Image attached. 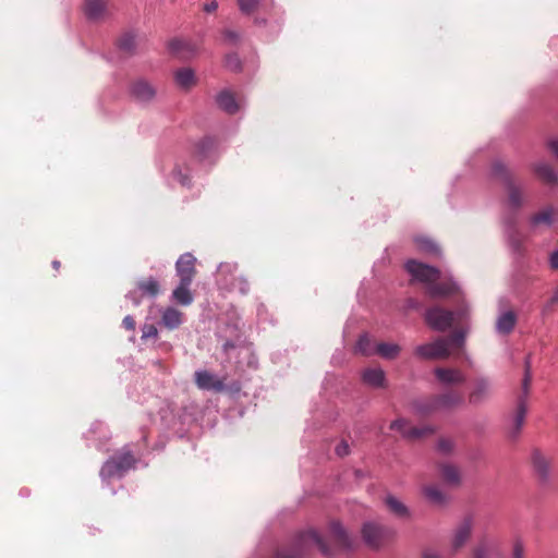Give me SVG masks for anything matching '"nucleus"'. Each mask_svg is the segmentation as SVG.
Returning a JSON list of instances; mask_svg holds the SVG:
<instances>
[{
	"instance_id": "obj_53",
	"label": "nucleus",
	"mask_w": 558,
	"mask_h": 558,
	"mask_svg": "<svg viewBox=\"0 0 558 558\" xmlns=\"http://www.w3.org/2000/svg\"><path fill=\"white\" fill-rule=\"evenodd\" d=\"M122 325L128 330H134L135 329V320L132 316L128 315L123 318Z\"/></svg>"
},
{
	"instance_id": "obj_4",
	"label": "nucleus",
	"mask_w": 558,
	"mask_h": 558,
	"mask_svg": "<svg viewBox=\"0 0 558 558\" xmlns=\"http://www.w3.org/2000/svg\"><path fill=\"white\" fill-rule=\"evenodd\" d=\"M492 173L494 177L498 178L504 183V185L508 192L509 206L512 209L518 210L523 204L522 191H521L520 186H518L513 182L505 163H502L499 160L495 161L492 166Z\"/></svg>"
},
{
	"instance_id": "obj_15",
	"label": "nucleus",
	"mask_w": 558,
	"mask_h": 558,
	"mask_svg": "<svg viewBox=\"0 0 558 558\" xmlns=\"http://www.w3.org/2000/svg\"><path fill=\"white\" fill-rule=\"evenodd\" d=\"M440 410L449 411L464 404V395L457 389H448L436 395Z\"/></svg>"
},
{
	"instance_id": "obj_24",
	"label": "nucleus",
	"mask_w": 558,
	"mask_h": 558,
	"mask_svg": "<svg viewBox=\"0 0 558 558\" xmlns=\"http://www.w3.org/2000/svg\"><path fill=\"white\" fill-rule=\"evenodd\" d=\"M517 323V315L513 311H506L501 313L496 322V331L500 335L510 333Z\"/></svg>"
},
{
	"instance_id": "obj_36",
	"label": "nucleus",
	"mask_w": 558,
	"mask_h": 558,
	"mask_svg": "<svg viewBox=\"0 0 558 558\" xmlns=\"http://www.w3.org/2000/svg\"><path fill=\"white\" fill-rule=\"evenodd\" d=\"M553 214H554L553 208L548 207V208L542 210L541 213L533 215L530 218L531 227L535 228V227H537L541 223H544V225H547V226H551V223H553Z\"/></svg>"
},
{
	"instance_id": "obj_28",
	"label": "nucleus",
	"mask_w": 558,
	"mask_h": 558,
	"mask_svg": "<svg viewBox=\"0 0 558 558\" xmlns=\"http://www.w3.org/2000/svg\"><path fill=\"white\" fill-rule=\"evenodd\" d=\"M400 351L401 348L399 344L390 342H379L376 344L375 348V354H378L386 360L396 359L399 355Z\"/></svg>"
},
{
	"instance_id": "obj_54",
	"label": "nucleus",
	"mask_w": 558,
	"mask_h": 558,
	"mask_svg": "<svg viewBox=\"0 0 558 558\" xmlns=\"http://www.w3.org/2000/svg\"><path fill=\"white\" fill-rule=\"evenodd\" d=\"M203 9L207 13H213L218 9V2L216 0H210L204 4Z\"/></svg>"
},
{
	"instance_id": "obj_8",
	"label": "nucleus",
	"mask_w": 558,
	"mask_h": 558,
	"mask_svg": "<svg viewBox=\"0 0 558 558\" xmlns=\"http://www.w3.org/2000/svg\"><path fill=\"white\" fill-rule=\"evenodd\" d=\"M361 532L364 543L371 548H379L389 535L387 527L374 522L364 523Z\"/></svg>"
},
{
	"instance_id": "obj_18",
	"label": "nucleus",
	"mask_w": 558,
	"mask_h": 558,
	"mask_svg": "<svg viewBox=\"0 0 558 558\" xmlns=\"http://www.w3.org/2000/svg\"><path fill=\"white\" fill-rule=\"evenodd\" d=\"M131 93L137 101L146 104L154 99L156 89L147 81L138 80L133 83Z\"/></svg>"
},
{
	"instance_id": "obj_48",
	"label": "nucleus",
	"mask_w": 558,
	"mask_h": 558,
	"mask_svg": "<svg viewBox=\"0 0 558 558\" xmlns=\"http://www.w3.org/2000/svg\"><path fill=\"white\" fill-rule=\"evenodd\" d=\"M172 178L182 185H189L190 183L189 177L183 174L181 169H174L172 171Z\"/></svg>"
},
{
	"instance_id": "obj_12",
	"label": "nucleus",
	"mask_w": 558,
	"mask_h": 558,
	"mask_svg": "<svg viewBox=\"0 0 558 558\" xmlns=\"http://www.w3.org/2000/svg\"><path fill=\"white\" fill-rule=\"evenodd\" d=\"M195 383L202 390L208 391H222L225 389V381L208 371H196Z\"/></svg>"
},
{
	"instance_id": "obj_58",
	"label": "nucleus",
	"mask_w": 558,
	"mask_h": 558,
	"mask_svg": "<svg viewBox=\"0 0 558 558\" xmlns=\"http://www.w3.org/2000/svg\"><path fill=\"white\" fill-rule=\"evenodd\" d=\"M126 299L131 300L134 305H138L141 303V299L137 296L136 291H131L125 295Z\"/></svg>"
},
{
	"instance_id": "obj_10",
	"label": "nucleus",
	"mask_w": 558,
	"mask_h": 558,
	"mask_svg": "<svg viewBox=\"0 0 558 558\" xmlns=\"http://www.w3.org/2000/svg\"><path fill=\"white\" fill-rule=\"evenodd\" d=\"M504 227L505 234L510 247L513 250V252L520 253L523 243V236L517 228L515 214L508 215L504 218Z\"/></svg>"
},
{
	"instance_id": "obj_16",
	"label": "nucleus",
	"mask_w": 558,
	"mask_h": 558,
	"mask_svg": "<svg viewBox=\"0 0 558 558\" xmlns=\"http://www.w3.org/2000/svg\"><path fill=\"white\" fill-rule=\"evenodd\" d=\"M109 0H84L83 11L90 21L102 20L108 13Z\"/></svg>"
},
{
	"instance_id": "obj_59",
	"label": "nucleus",
	"mask_w": 558,
	"mask_h": 558,
	"mask_svg": "<svg viewBox=\"0 0 558 558\" xmlns=\"http://www.w3.org/2000/svg\"><path fill=\"white\" fill-rule=\"evenodd\" d=\"M513 558H523V548L519 543L514 545Z\"/></svg>"
},
{
	"instance_id": "obj_27",
	"label": "nucleus",
	"mask_w": 558,
	"mask_h": 558,
	"mask_svg": "<svg viewBox=\"0 0 558 558\" xmlns=\"http://www.w3.org/2000/svg\"><path fill=\"white\" fill-rule=\"evenodd\" d=\"M190 286L191 283L180 281L179 286L172 292V298L177 303L184 306L192 304L194 298L190 291Z\"/></svg>"
},
{
	"instance_id": "obj_7",
	"label": "nucleus",
	"mask_w": 558,
	"mask_h": 558,
	"mask_svg": "<svg viewBox=\"0 0 558 558\" xmlns=\"http://www.w3.org/2000/svg\"><path fill=\"white\" fill-rule=\"evenodd\" d=\"M414 353L424 360L447 359L450 354L449 340L438 338L433 342L420 344L415 348Z\"/></svg>"
},
{
	"instance_id": "obj_47",
	"label": "nucleus",
	"mask_w": 558,
	"mask_h": 558,
	"mask_svg": "<svg viewBox=\"0 0 558 558\" xmlns=\"http://www.w3.org/2000/svg\"><path fill=\"white\" fill-rule=\"evenodd\" d=\"M453 448V444L450 439L441 438L437 442V449L442 453H449Z\"/></svg>"
},
{
	"instance_id": "obj_44",
	"label": "nucleus",
	"mask_w": 558,
	"mask_h": 558,
	"mask_svg": "<svg viewBox=\"0 0 558 558\" xmlns=\"http://www.w3.org/2000/svg\"><path fill=\"white\" fill-rule=\"evenodd\" d=\"M222 35H223L225 41L229 45H236V44H239V41L241 39V35L236 31H233V29H225Z\"/></svg>"
},
{
	"instance_id": "obj_49",
	"label": "nucleus",
	"mask_w": 558,
	"mask_h": 558,
	"mask_svg": "<svg viewBox=\"0 0 558 558\" xmlns=\"http://www.w3.org/2000/svg\"><path fill=\"white\" fill-rule=\"evenodd\" d=\"M336 454L338 457H345L349 454L350 452V447H349V444L345 441V440H342L340 441L337 446H336Z\"/></svg>"
},
{
	"instance_id": "obj_6",
	"label": "nucleus",
	"mask_w": 558,
	"mask_h": 558,
	"mask_svg": "<svg viewBox=\"0 0 558 558\" xmlns=\"http://www.w3.org/2000/svg\"><path fill=\"white\" fill-rule=\"evenodd\" d=\"M474 526V519L472 515H465L452 530L450 538V550L452 554L458 553L463 548L471 538Z\"/></svg>"
},
{
	"instance_id": "obj_9",
	"label": "nucleus",
	"mask_w": 558,
	"mask_h": 558,
	"mask_svg": "<svg viewBox=\"0 0 558 558\" xmlns=\"http://www.w3.org/2000/svg\"><path fill=\"white\" fill-rule=\"evenodd\" d=\"M390 429L399 432L404 438L418 439L434 433L432 426L411 427L404 418H397L391 422Z\"/></svg>"
},
{
	"instance_id": "obj_1",
	"label": "nucleus",
	"mask_w": 558,
	"mask_h": 558,
	"mask_svg": "<svg viewBox=\"0 0 558 558\" xmlns=\"http://www.w3.org/2000/svg\"><path fill=\"white\" fill-rule=\"evenodd\" d=\"M405 269L412 280L426 284L427 294L432 298L447 296L458 290L457 282L451 279L442 283L436 282L440 278V270L436 267L410 259L405 263Z\"/></svg>"
},
{
	"instance_id": "obj_22",
	"label": "nucleus",
	"mask_w": 558,
	"mask_h": 558,
	"mask_svg": "<svg viewBox=\"0 0 558 558\" xmlns=\"http://www.w3.org/2000/svg\"><path fill=\"white\" fill-rule=\"evenodd\" d=\"M168 48L173 54L182 59L190 58L196 50L195 46L191 41L181 38L170 40Z\"/></svg>"
},
{
	"instance_id": "obj_52",
	"label": "nucleus",
	"mask_w": 558,
	"mask_h": 558,
	"mask_svg": "<svg viewBox=\"0 0 558 558\" xmlns=\"http://www.w3.org/2000/svg\"><path fill=\"white\" fill-rule=\"evenodd\" d=\"M235 269H236V265L235 264L221 263L218 266V272L219 274L232 272Z\"/></svg>"
},
{
	"instance_id": "obj_60",
	"label": "nucleus",
	"mask_w": 558,
	"mask_h": 558,
	"mask_svg": "<svg viewBox=\"0 0 558 558\" xmlns=\"http://www.w3.org/2000/svg\"><path fill=\"white\" fill-rule=\"evenodd\" d=\"M408 307L409 308H418L420 307V303L417 301H415L414 299H409L408 300Z\"/></svg>"
},
{
	"instance_id": "obj_2",
	"label": "nucleus",
	"mask_w": 558,
	"mask_h": 558,
	"mask_svg": "<svg viewBox=\"0 0 558 558\" xmlns=\"http://www.w3.org/2000/svg\"><path fill=\"white\" fill-rule=\"evenodd\" d=\"M532 380V373H531V356H526L524 361V376L522 380V396L519 397L518 403H517V410L513 417V426L509 432V436L511 438H517L522 429L525 415L527 412L526 407V399L529 395L530 384Z\"/></svg>"
},
{
	"instance_id": "obj_38",
	"label": "nucleus",
	"mask_w": 558,
	"mask_h": 558,
	"mask_svg": "<svg viewBox=\"0 0 558 558\" xmlns=\"http://www.w3.org/2000/svg\"><path fill=\"white\" fill-rule=\"evenodd\" d=\"M118 46L122 51L132 53L136 48V36L133 33L123 34L118 41Z\"/></svg>"
},
{
	"instance_id": "obj_14",
	"label": "nucleus",
	"mask_w": 558,
	"mask_h": 558,
	"mask_svg": "<svg viewBox=\"0 0 558 558\" xmlns=\"http://www.w3.org/2000/svg\"><path fill=\"white\" fill-rule=\"evenodd\" d=\"M434 375L444 386L461 385L466 381L465 375L458 368L436 367L434 369Z\"/></svg>"
},
{
	"instance_id": "obj_30",
	"label": "nucleus",
	"mask_w": 558,
	"mask_h": 558,
	"mask_svg": "<svg viewBox=\"0 0 558 558\" xmlns=\"http://www.w3.org/2000/svg\"><path fill=\"white\" fill-rule=\"evenodd\" d=\"M386 505L389 508V510L396 514L399 518H409L410 517V510L409 508L401 502L398 498H396L392 495H388L386 497Z\"/></svg>"
},
{
	"instance_id": "obj_20",
	"label": "nucleus",
	"mask_w": 558,
	"mask_h": 558,
	"mask_svg": "<svg viewBox=\"0 0 558 558\" xmlns=\"http://www.w3.org/2000/svg\"><path fill=\"white\" fill-rule=\"evenodd\" d=\"M534 173L546 184L555 185L558 183V172L545 161L536 162L532 166Z\"/></svg>"
},
{
	"instance_id": "obj_29",
	"label": "nucleus",
	"mask_w": 558,
	"mask_h": 558,
	"mask_svg": "<svg viewBox=\"0 0 558 558\" xmlns=\"http://www.w3.org/2000/svg\"><path fill=\"white\" fill-rule=\"evenodd\" d=\"M442 480L449 485H458L460 483L459 469L452 464L445 463L439 468Z\"/></svg>"
},
{
	"instance_id": "obj_42",
	"label": "nucleus",
	"mask_w": 558,
	"mask_h": 558,
	"mask_svg": "<svg viewBox=\"0 0 558 558\" xmlns=\"http://www.w3.org/2000/svg\"><path fill=\"white\" fill-rule=\"evenodd\" d=\"M446 339L449 340V347H462L464 344L465 331L463 329L456 330Z\"/></svg>"
},
{
	"instance_id": "obj_25",
	"label": "nucleus",
	"mask_w": 558,
	"mask_h": 558,
	"mask_svg": "<svg viewBox=\"0 0 558 558\" xmlns=\"http://www.w3.org/2000/svg\"><path fill=\"white\" fill-rule=\"evenodd\" d=\"M531 459L534 471L537 473L539 478L542 481H547L549 477V462L546 457H544L539 450L535 449L532 452Z\"/></svg>"
},
{
	"instance_id": "obj_17",
	"label": "nucleus",
	"mask_w": 558,
	"mask_h": 558,
	"mask_svg": "<svg viewBox=\"0 0 558 558\" xmlns=\"http://www.w3.org/2000/svg\"><path fill=\"white\" fill-rule=\"evenodd\" d=\"M362 381L375 389L387 386L386 373L380 367H367L361 373Z\"/></svg>"
},
{
	"instance_id": "obj_51",
	"label": "nucleus",
	"mask_w": 558,
	"mask_h": 558,
	"mask_svg": "<svg viewBox=\"0 0 558 558\" xmlns=\"http://www.w3.org/2000/svg\"><path fill=\"white\" fill-rule=\"evenodd\" d=\"M276 558H301V556L295 554L294 551L283 549L277 551Z\"/></svg>"
},
{
	"instance_id": "obj_19",
	"label": "nucleus",
	"mask_w": 558,
	"mask_h": 558,
	"mask_svg": "<svg viewBox=\"0 0 558 558\" xmlns=\"http://www.w3.org/2000/svg\"><path fill=\"white\" fill-rule=\"evenodd\" d=\"M492 391L490 381L487 378L480 377L474 381V386L469 396V401L472 404H478L484 401Z\"/></svg>"
},
{
	"instance_id": "obj_23",
	"label": "nucleus",
	"mask_w": 558,
	"mask_h": 558,
	"mask_svg": "<svg viewBox=\"0 0 558 558\" xmlns=\"http://www.w3.org/2000/svg\"><path fill=\"white\" fill-rule=\"evenodd\" d=\"M413 411L418 415H429L436 411H440L436 395L425 399L415 400L412 403Z\"/></svg>"
},
{
	"instance_id": "obj_37",
	"label": "nucleus",
	"mask_w": 558,
	"mask_h": 558,
	"mask_svg": "<svg viewBox=\"0 0 558 558\" xmlns=\"http://www.w3.org/2000/svg\"><path fill=\"white\" fill-rule=\"evenodd\" d=\"M215 148V141L211 137H204L196 145V154L201 160L210 156Z\"/></svg>"
},
{
	"instance_id": "obj_11",
	"label": "nucleus",
	"mask_w": 558,
	"mask_h": 558,
	"mask_svg": "<svg viewBox=\"0 0 558 558\" xmlns=\"http://www.w3.org/2000/svg\"><path fill=\"white\" fill-rule=\"evenodd\" d=\"M196 258L191 253H185L180 256L175 263L177 275L180 281L192 283L195 276Z\"/></svg>"
},
{
	"instance_id": "obj_34",
	"label": "nucleus",
	"mask_w": 558,
	"mask_h": 558,
	"mask_svg": "<svg viewBox=\"0 0 558 558\" xmlns=\"http://www.w3.org/2000/svg\"><path fill=\"white\" fill-rule=\"evenodd\" d=\"M416 246L420 251L433 254L436 256L440 255V248L433 240L426 236H417L415 238Z\"/></svg>"
},
{
	"instance_id": "obj_55",
	"label": "nucleus",
	"mask_w": 558,
	"mask_h": 558,
	"mask_svg": "<svg viewBox=\"0 0 558 558\" xmlns=\"http://www.w3.org/2000/svg\"><path fill=\"white\" fill-rule=\"evenodd\" d=\"M549 265L553 269H558V248L551 252L549 256Z\"/></svg>"
},
{
	"instance_id": "obj_56",
	"label": "nucleus",
	"mask_w": 558,
	"mask_h": 558,
	"mask_svg": "<svg viewBox=\"0 0 558 558\" xmlns=\"http://www.w3.org/2000/svg\"><path fill=\"white\" fill-rule=\"evenodd\" d=\"M422 558H442L441 555L433 549H425L422 554Z\"/></svg>"
},
{
	"instance_id": "obj_33",
	"label": "nucleus",
	"mask_w": 558,
	"mask_h": 558,
	"mask_svg": "<svg viewBox=\"0 0 558 558\" xmlns=\"http://www.w3.org/2000/svg\"><path fill=\"white\" fill-rule=\"evenodd\" d=\"M375 348L376 344L373 343L366 333L360 336L355 344V351L366 356L375 354Z\"/></svg>"
},
{
	"instance_id": "obj_3",
	"label": "nucleus",
	"mask_w": 558,
	"mask_h": 558,
	"mask_svg": "<svg viewBox=\"0 0 558 558\" xmlns=\"http://www.w3.org/2000/svg\"><path fill=\"white\" fill-rule=\"evenodd\" d=\"M465 315L466 312L464 310L453 312L435 306L426 311L425 320L432 329L445 331L450 328L454 322L463 320Z\"/></svg>"
},
{
	"instance_id": "obj_45",
	"label": "nucleus",
	"mask_w": 558,
	"mask_h": 558,
	"mask_svg": "<svg viewBox=\"0 0 558 558\" xmlns=\"http://www.w3.org/2000/svg\"><path fill=\"white\" fill-rule=\"evenodd\" d=\"M158 336V330L153 324H145L142 327V339L146 340L149 338H156Z\"/></svg>"
},
{
	"instance_id": "obj_50",
	"label": "nucleus",
	"mask_w": 558,
	"mask_h": 558,
	"mask_svg": "<svg viewBox=\"0 0 558 558\" xmlns=\"http://www.w3.org/2000/svg\"><path fill=\"white\" fill-rule=\"evenodd\" d=\"M558 304V287L555 289L551 298L547 301V303L544 305L543 311L549 312L555 305Z\"/></svg>"
},
{
	"instance_id": "obj_26",
	"label": "nucleus",
	"mask_w": 558,
	"mask_h": 558,
	"mask_svg": "<svg viewBox=\"0 0 558 558\" xmlns=\"http://www.w3.org/2000/svg\"><path fill=\"white\" fill-rule=\"evenodd\" d=\"M216 101L218 106L228 112L229 114H233L239 110V105L232 93L229 90H222L217 95Z\"/></svg>"
},
{
	"instance_id": "obj_21",
	"label": "nucleus",
	"mask_w": 558,
	"mask_h": 558,
	"mask_svg": "<svg viewBox=\"0 0 558 558\" xmlns=\"http://www.w3.org/2000/svg\"><path fill=\"white\" fill-rule=\"evenodd\" d=\"M160 314L161 324L169 330H174L183 324V313L175 307L168 306Z\"/></svg>"
},
{
	"instance_id": "obj_13",
	"label": "nucleus",
	"mask_w": 558,
	"mask_h": 558,
	"mask_svg": "<svg viewBox=\"0 0 558 558\" xmlns=\"http://www.w3.org/2000/svg\"><path fill=\"white\" fill-rule=\"evenodd\" d=\"M329 531L338 548L342 550L353 549L354 539L339 521L330 522Z\"/></svg>"
},
{
	"instance_id": "obj_32",
	"label": "nucleus",
	"mask_w": 558,
	"mask_h": 558,
	"mask_svg": "<svg viewBox=\"0 0 558 558\" xmlns=\"http://www.w3.org/2000/svg\"><path fill=\"white\" fill-rule=\"evenodd\" d=\"M174 78L177 84L182 88H190L195 82L194 72L189 68L178 70Z\"/></svg>"
},
{
	"instance_id": "obj_5",
	"label": "nucleus",
	"mask_w": 558,
	"mask_h": 558,
	"mask_svg": "<svg viewBox=\"0 0 558 558\" xmlns=\"http://www.w3.org/2000/svg\"><path fill=\"white\" fill-rule=\"evenodd\" d=\"M135 462L136 461L130 451H123L106 461L100 470V476L102 480L122 477L125 472L134 468Z\"/></svg>"
},
{
	"instance_id": "obj_31",
	"label": "nucleus",
	"mask_w": 558,
	"mask_h": 558,
	"mask_svg": "<svg viewBox=\"0 0 558 558\" xmlns=\"http://www.w3.org/2000/svg\"><path fill=\"white\" fill-rule=\"evenodd\" d=\"M137 289L143 295L155 298L159 293V282L149 277L137 282Z\"/></svg>"
},
{
	"instance_id": "obj_57",
	"label": "nucleus",
	"mask_w": 558,
	"mask_h": 558,
	"mask_svg": "<svg viewBox=\"0 0 558 558\" xmlns=\"http://www.w3.org/2000/svg\"><path fill=\"white\" fill-rule=\"evenodd\" d=\"M548 147L553 151L554 156L558 159V140H550Z\"/></svg>"
},
{
	"instance_id": "obj_61",
	"label": "nucleus",
	"mask_w": 558,
	"mask_h": 558,
	"mask_svg": "<svg viewBox=\"0 0 558 558\" xmlns=\"http://www.w3.org/2000/svg\"><path fill=\"white\" fill-rule=\"evenodd\" d=\"M52 267L58 270L60 268V262L59 260H53L52 262Z\"/></svg>"
},
{
	"instance_id": "obj_41",
	"label": "nucleus",
	"mask_w": 558,
	"mask_h": 558,
	"mask_svg": "<svg viewBox=\"0 0 558 558\" xmlns=\"http://www.w3.org/2000/svg\"><path fill=\"white\" fill-rule=\"evenodd\" d=\"M260 0H238L239 9L244 14H251L259 4Z\"/></svg>"
},
{
	"instance_id": "obj_40",
	"label": "nucleus",
	"mask_w": 558,
	"mask_h": 558,
	"mask_svg": "<svg viewBox=\"0 0 558 558\" xmlns=\"http://www.w3.org/2000/svg\"><path fill=\"white\" fill-rule=\"evenodd\" d=\"M225 65L230 71H239L241 69V60L238 53H229L226 56Z\"/></svg>"
},
{
	"instance_id": "obj_39",
	"label": "nucleus",
	"mask_w": 558,
	"mask_h": 558,
	"mask_svg": "<svg viewBox=\"0 0 558 558\" xmlns=\"http://www.w3.org/2000/svg\"><path fill=\"white\" fill-rule=\"evenodd\" d=\"M493 544L486 539L481 541L473 550V558H488Z\"/></svg>"
},
{
	"instance_id": "obj_43",
	"label": "nucleus",
	"mask_w": 558,
	"mask_h": 558,
	"mask_svg": "<svg viewBox=\"0 0 558 558\" xmlns=\"http://www.w3.org/2000/svg\"><path fill=\"white\" fill-rule=\"evenodd\" d=\"M315 542H316V549L322 551V554L326 557V558H333V554L330 551V548L328 547V545L325 543V541L323 539L322 536L318 535V533L316 532V538H315Z\"/></svg>"
},
{
	"instance_id": "obj_35",
	"label": "nucleus",
	"mask_w": 558,
	"mask_h": 558,
	"mask_svg": "<svg viewBox=\"0 0 558 558\" xmlns=\"http://www.w3.org/2000/svg\"><path fill=\"white\" fill-rule=\"evenodd\" d=\"M424 496L435 505H444L447 500L446 495L435 485H428L423 488Z\"/></svg>"
},
{
	"instance_id": "obj_46",
	"label": "nucleus",
	"mask_w": 558,
	"mask_h": 558,
	"mask_svg": "<svg viewBox=\"0 0 558 558\" xmlns=\"http://www.w3.org/2000/svg\"><path fill=\"white\" fill-rule=\"evenodd\" d=\"M233 289L238 290L242 294H246L250 290L248 281L243 277H239L233 283Z\"/></svg>"
}]
</instances>
